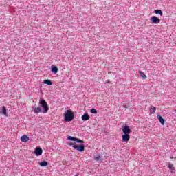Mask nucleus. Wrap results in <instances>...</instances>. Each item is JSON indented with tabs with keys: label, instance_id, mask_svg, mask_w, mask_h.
I'll use <instances>...</instances> for the list:
<instances>
[{
	"label": "nucleus",
	"instance_id": "f257e3e1",
	"mask_svg": "<svg viewBox=\"0 0 176 176\" xmlns=\"http://www.w3.org/2000/svg\"><path fill=\"white\" fill-rule=\"evenodd\" d=\"M65 122H72L75 119V114L72 110H67L65 113Z\"/></svg>",
	"mask_w": 176,
	"mask_h": 176
},
{
	"label": "nucleus",
	"instance_id": "f03ea898",
	"mask_svg": "<svg viewBox=\"0 0 176 176\" xmlns=\"http://www.w3.org/2000/svg\"><path fill=\"white\" fill-rule=\"evenodd\" d=\"M39 104H41L43 109V113H47V112L49 111V106L47 105V102H46V100L41 99L39 100Z\"/></svg>",
	"mask_w": 176,
	"mask_h": 176
},
{
	"label": "nucleus",
	"instance_id": "7ed1b4c3",
	"mask_svg": "<svg viewBox=\"0 0 176 176\" xmlns=\"http://www.w3.org/2000/svg\"><path fill=\"white\" fill-rule=\"evenodd\" d=\"M73 148L76 151H78L79 152H83L85 151V144L74 145L73 146Z\"/></svg>",
	"mask_w": 176,
	"mask_h": 176
},
{
	"label": "nucleus",
	"instance_id": "20e7f679",
	"mask_svg": "<svg viewBox=\"0 0 176 176\" xmlns=\"http://www.w3.org/2000/svg\"><path fill=\"white\" fill-rule=\"evenodd\" d=\"M122 133L124 134H128L129 135L131 133V129H130V126H125L122 128Z\"/></svg>",
	"mask_w": 176,
	"mask_h": 176
},
{
	"label": "nucleus",
	"instance_id": "39448f33",
	"mask_svg": "<svg viewBox=\"0 0 176 176\" xmlns=\"http://www.w3.org/2000/svg\"><path fill=\"white\" fill-rule=\"evenodd\" d=\"M151 23L152 24H159L160 19L156 16H151Z\"/></svg>",
	"mask_w": 176,
	"mask_h": 176
},
{
	"label": "nucleus",
	"instance_id": "423d86ee",
	"mask_svg": "<svg viewBox=\"0 0 176 176\" xmlns=\"http://www.w3.org/2000/svg\"><path fill=\"white\" fill-rule=\"evenodd\" d=\"M32 111L34 112V113H41V112H42V108L40 107H32Z\"/></svg>",
	"mask_w": 176,
	"mask_h": 176
},
{
	"label": "nucleus",
	"instance_id": "0eeeda50",
	"mask_svg": "<svg viewBox=\"0 0 176 176\" xmlns=\"http://www.w3.org/2000/svg\"><path fill=\"white\" fill-rule=\"evenodd\" d=\"M129 140H130V135L124 133V135H122L123 142H129Z\"/></svg>",
	"mask_w": 176,
	"mask_h": 176
},
{
	"label": "nucleus",
	"instance_id": "6e6552de",
	"mask_svg": "<svg viewBox=\"0 0 176 176\" xmlns=\"http://www.w3.org/2000/svg\"><path fill=\"white\" fill-rule=\"evenodd\" d=\"M81 119H82V120H83V122H86V121L90 120V116H89L88 113H84L82 116Z\"/></svg>",
	"mask_w": 176,
	"mask_h": 176
},
{
	"label": "nucleus",
	"instance_id": "1a4fd4ad",
	"mask_svg": "<svg viewBox=\"0 0 176 176\" xmlns=\"http://www.w3.org/2000/svg\"><path fill=\"white\" fill-rule=\"evenodd\" d=\"M34 153L36 155V156H41V155L43 153V150H42V148H36Z\"/></svg>",
	"mask_w": 176,
	"mask_h": 176
},
{
	"label": "nucleus",
	"instance_id": "9d476101",
	"mask_svg": "<svg viewBox=\"0 0 176 176\" xmlns=\"http://www.w3.org/2000/svg\"><path fill=\"white\" fill-rule=\"evenodd\" d=\"M21 142H28V141H30V137L27 135H23L21 137Z\"/></svg>",
	"mask_w": 176,
	"mask_h": 176
},
{
	"label": "nucleus",
	"instance_id": "9b49d317",
	"mask_svg": "<svg viewBox=\"0 0 176 176\" xmlns=\"http://www.w3.org/2000/svg\"><path fill=\"white\" fill-rule=\"evenodd\" d=\"M51 71L52 72H54V74H57V72H58V68H57V66L52 65Z\"/></svg>",
	"mask_w": 176,
	"mask_h": 176
},
{
	"label": "nucleus",
	"instance_id": "f8f14e48",
	"mask_svg": "<svg viewBox=\"0 0 176 176\" xmlns=\"http://www.w3.org/2000/svg\"><path fill=\"white\" fill-rule=\"evenodd\" d=\"M157 118L159 122L161 123V124L162 126H164V119H163V118L159 115L157 116Z\"/></svg>",
	"mask_w": 176,
	"mask_h": 176
},
{
	"label": "nucleus",
	"instance_id": "ddd939ff",
	"mask_svg": "<svg viewBox=\"0 0 176 176\" xmlns=\"http://www.w3.org/2000/svg\"><path fill=\"white\" fill-rule=\"evenodd\" d=\"M39 166H41V167H46V166H47V162L43 161L39 163Z\"/></svg>",
	"mask_w": 176,
	"mask_h": 176
},
{
	"label": "nucleus",
	"instance_id": "4468645a",
	"mask_svg": "<svg viewBox=\"0 0 176 176\" xmlns=\"http://www.w3.org/2000/svg\"><path fill=\"white\" fill-rule=\"evenodd\" d=\"M168 167L170 170L171 173L175 170V168L173 166V164H168Z\"/></svg>",
	"mask_w": 176,
	"mask_h": 176
},
{
	"label": "nucleus",
	"instance_id": "2eb2a0df",
	"mask_svg": "<svg viewBox=\"0 0 176 176\" xmlns=\"http://www.w3.org/2000/svg\"><path fill=\"white\" fill-rule=\"evenodd\" d=\"M0 113H2V115H4L5 116H6L7 113H6V107H3L1 109V111L0 112Z\"/></svg>",
	"mask_w": 176,
	"mask_h": 176
},
{
	"label": "nucleus",
	"instance_id": "dca6fc26",
	"mask_svg": "<svg viewBox=\"0 0 176 176\" xmlns=\"http://www.w3.org/2000/svg\"><path fill=\"white\" fill-rule=\"evenodd\" d=\"M140 76L141 78H143V79H146V75L144 72H142L141 71L139 72Z\"/></svg>",
	"mask_w": 176,
	"mask_h": 176
},
{
	"label": "nucleus",
	"instance_id": "f3484780",
	"mask_svg": "<svg viewBox=\"0 0 176 176\" xmlns=\"http://www.w3.org/2000/svg\"><path fill=\"white\" fill-rule=\"evenodd\" d=\"M44 83L45 85H48L49 86H52V85H53V82H52L50 81V80H44Z\"/></svg>",
	"mask_w": 176,
	"mask_h": 176
},
{
	"label": "nucleus",
	"instance_id": "a211bd4d",
	"mask_svg": "<svg viewBox=\"0 0 176 176\" xmlns=\"http://www.w3.org/2000/svg\"><path fill=\"white\" fill-rule=\"evenodd\" d=\"M155 14H160V16H163V12L160 10H155Z\"/></svg>",
	"mask_w": 176,
	"mask_h": 176
},
{
	"label": "nucleus",
	"instance_id": "6ab92c4d",
	"mask_svg": "<svg viewBox=\"0 0 176 176\" xmlns=\"http://www.w3.org/2000/svg\"><path fill=\"white\" fill-rule=\"evenodd\" d=\"M76 142H78V144H83L85 142L80 139L76 138Z\"/></svg>",
	"mask_w": 176,
	"mask_h": 176
},
{
	"label": "nucleus",
	"instance_id": "aec40b11",
	"mask_svg": "<svg viewBox=\"0 0 176 176\" xmlns=\"http://www.w3.org/2000/svg\"><path fill=\"white\" fill-rule=\"evenodd\" d=\"M150 111L151 112V113H155V112L156 111V107H155L154 106H153V107L151 109H150Z\"/></svg>",
	"mask_w": 176,
	"mask_h": 176
},
{
	"label": "nucleus",
	"instance_id": "412c9836",
	"mask_svg": "<svg viewBox=\"0 0 176 176\" xmlns=\"http://www.w3.org/2000/svg\"><path fill=\"white\" fill-rule=\"evenodd\" d=\"M67 140H70V141H76V138H74V137H72V136H69V137L67 138Z\"/></svg>",
	"mask_w": 176,
	"mask_h": 176
},
{
	"label": "nucleus",
	"instance_id": "4be33fe9",
	"mask_svg": "<svg viewBox=\"0 0 176 176\" xmlns=\"http://www.w3.org/2000/svg\"><path fill=\"white\" fill-rule=\"evenodd\" d=\"M90 112H91V113L96 114L97 110H96V109H91Z\"/></svg>",
	"mask_w": 176,
	"mask_h": 176
},
{
	"label": "nucleus",
	"instance_id": "5701e85b",
	"mask_svg": "<svg viewBox=\"0 0 176 176\" xmlns=\"http://www.w3.org/2000/svg\"><path fill=\"white\" fill-rule=\"evenodd\" d=\"M95 160H96V162H98V160H101V156L97 155L95 158Z\"/></svg>",
	"mask_w": 176,
	"mask_h": 176
},
{
	"label": "nucleus",
	"instance_id": "b1692460",
	"mask_svg": "<svg viewBox=\"0 0 176 176\" xmlns=\"http://www.w3.org/2000/svg\"><path fill=\"white\" fill-rule=\"evenodd\" d=\"M69 145L70 146L73 145V146H74L75 145V143L71 142V143L69 144Z\"/></svg>",
	"mask_w": 176,
	"mask_h": 176
}]
</instances>
